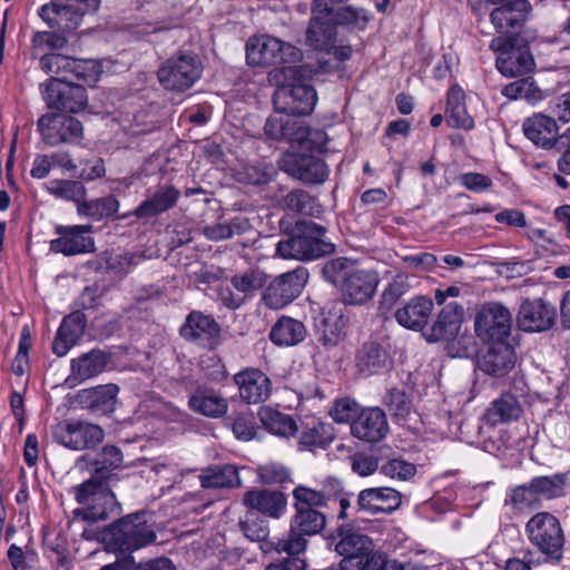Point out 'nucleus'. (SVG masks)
Listing matches in <instances>:
<instances>
[{"label": "nucleus", "mask_w": 570, "mask_h": 570, "mask_svg": "<svg viewBox=\"0 0 570 570\" xmlns=\"http://www.w3.org/2000/svg\"><path fill=\"white\" fill-rule=\"evenodd\" d=\"M325 277L333 283L341 281V292L344 303L364 305L374 296L377 285V274L363 269H346L343 259H333L323 268Z\"/></svg>", "instance_id": "f257e3e1"}, {"label": "nucleus", "mask_w": 570, "mask_h": 570, "mask_svg": "<svg viewBox=\"0 0 570 570\" xmlns=\"http://www.w3.org/2000/svg\"><path fill=\"white\" fill-rule=\"evenodd\" d=\"M99 478V474L91 476L75 490L76 500L82 505L75 510V514L86 521H105L119 514L120 507L111 491V483Z\"/></svg>", "instance_id": "f03ea898"}, {"label": "nucleus", "mask_w": 570, "mask_h": 570, "mask_svg": "<svg viewBox=\"0 0 570 570\" xmlns=\"http://www.w3.org/2000/svg\"><path fill=\"white\" fill-rule=\"evenodd\" d=\"M325 227L313 222H302L285 240L277 243L276 253L288 259L309 261L331 252V244L324 242Z\"/></svg>", "instance_id": "7ed1b4c3"}, {"label": "nucleus", "mask_w": 570, "mask_h": 570, "mask_svg": "<svg viewBox=\"0 0 570 570\" xmlns=\"http://www.w3.org/2000/svg\"><path fill=\"white\" fill-rule=\"evenodd\" d=\"M281 73L285 80L293 81H284L277 86L273 96L275 108L293 117L309 115L317 101L315 89L309 83L296 79L298 70L295 67H283Z\"/></svg>", "instance_id": "20e7f679"}, {"label": "nucleus", "mask_w": 570, "mask_h": 570, "mask_svg": "<svg viewBox=\"0 0 570 570\" xmlns=\"http://www.w3.org/2000/svg\"><path fill=\"white\" fill-rule=\"evenodd\" d=\"M109 546L119 552H134L156 540V534L147 522L146 512L129 514L111 524L108 531Z\"/></svg>", "instance_id": "39448f33"}, {"label": "nucleus", "mask_w": 570, "mask_h": 570, "mask_svg": "<svg viewBox=\"0 0 570 570\" xmlns=\"http://www.w3.org/2000/svg\"><path fill=\"white\" fill-rule=\"evenodd\" d=\"M301 56V50L293 45L268 35L250 37L246 43V59L250 66L295 63Z\"/></svg>", "instance_id": "423d86ee"}, {"label": "nucleus", "mask_w": 570, "mask_h": 570, "mask_svg": "<svg viewBox=\"0 0 570 570\" xmlns=\"http://www.w3.org/2000/svg\"><path fill=\"white\" fill-rule=\"evenodd\" d=\"M100 0H52L39 9L40 18L63 32L76 30L85 14L95 12Z\"/></svg>", "instance_id": "0eeeda50"}, {"label": "nucleus", "mask_w": 570, "mask_h": 570, "mask_svg": "<svg viewBox=\"0 0 570 570\" xmlns=\"http://www.w3.org/2000/svg\"><path fill=\"white\" fill-rule=\"evenodd\" d=\"M296 513L292 518L291 529L287 538L279 539L275 543L277 552H286L289 554H299L306 549V535H314L321 532L326 519L323 513L316 509H295Z\"/></svg>", "instance_id": "6e6552de"}, {"label": "nucleus", "mask_w": 570, "mask_h": 570, "mask_svg": "<svg viewBox=\"0 0 570 570\" xmlns=\"http://www.w3.org/2000/svg\"><path fill=\"white\" fill-rule=\"evenodd\" d=\"M525 530L530 542L547 557L559 560L564 543L559 520L549 512L534 514L527 523Z\"/></svg>", "instance_id": "1a4fd4ad"}, {"label": "nucleus", "mask_w": 570, "mask_h": 570, "mask_svg": "<svg viewBox=\"0 0 570 570\" xmlns=\"http://www.w3.org/2000/svg\"><path fill=\"white\" fill-rule=\"evenodd\" d=\"M512 37H495L490 48L498 55L497 68L507 77H518L531 71L534 67L533 57L527 46H515Z\"/></svg>", "instance_id": "9d476101"}, {"label": "nucleus", "mask_w": 570, "mask_h": 570, "mask_svg": "<svg viewBox=\"0 0 570 570\" xmlns=\"http://www.w3.org/2000/svg\"><path fill=\"white\" fill-rule=\"evenodd\" d=\"M104 436L99 425L80 420H63L52 428L53 440L73 451L95 448Z\"/></svg>", "instance_id": "9b49d317"}, {"label": "nucleus", "mask_w": 570, "mask_h": 570, "mask_svg": "<svg viewBox=\"0 0 570 570\" xmlns=\"http://www.w3.org/2000/svg\"><path fill=\"white\" fill-rule=\"evenodd\" d=\"M511 325V314L500 303L482 305L474 317L475 334L483 342L505 341L510 335Z\"/></svg>", "instance_id": "f8f14e48"}, {"label": "nucleus", "mask_w": 570, "mask_h": 570, "mask_svg": "<svg viewBox=\"0 0 570 570\" xmlns=\"http://www.w3.org/2000/svg\"><path fill=\"white\" fill-rule=\"evenodd\" d=\"M308 272L298 267L275 277L263 292L262 299L271 309H279L292 303L303 291Z\"/></svg>", "instance_id": "ddd939ff"}, {"label": "nucleus", "mask_w": 570, "mask_h": 570, "mask_svg": "<svg viewBox=\"0 0 570 570\" xmlns=\"http://www.w3.org/2000/svg\"><path fill=\"white\" fill-rule=\"evenodd\" d=\"M42 87L45 88L43 98L51 109L78 112L87 106L88 97L82 85L67 79L51 78Z\"/></svg>", "instance_id": "4468645a"}, {"label": "nucleus", "mask_w": 570, "mask_h": 570, "mask_svg": "<svg viewBox=\"0 0 570 570\" xmlns=\"http://www.w3.org/2000/svg\"><path fill=\"white\" fill-rule=\"evenodd\" d=\"M38 129L49 146L77 144L83 135L82 125L78 119L57 112L42 115L38 120Z\"/></svg>", "instance_id": "2eb2a0df"}, {"label": "nucleus", "mask_w": 570, "mask_h": 570, "mask_svg": "<svg viewBox=\"0 0 570 570\" xmlns=\"http://www.w3.org/2000/svg\"><path fill=\"white\" fill-rule=\"evenodd\" d=\"M556 322V307L542 298H527L519 307L517 323L519 328L523 332H546L551 330Z\"/></svg>", "instance_id": "dca6fc26"}, {"label": "nucleus", "mask_w": 570, "mask_h": 570, "mask_svg": "<svg viewBox=\"0 0 570 570\" xmlns=\"http://www.w3.org/2000/svg\"><path fill=\"white\" fill-rule=\"evenodd\" d=\"M501 3L490 14L491 22L500 37H512L521 30L531 9L528 0H495Z\"/></svg>", "instance_id": "f3484780"}, {"label": "nucleus", "mask_w": 570, "mask_h": 570, "mask_svg": "<svg viewBox=\"0 0 570 570\" xmlns=\"http://www.w3.org/2000/svg\"><path fill=\"white\" fill-rule=\"evenodd\" d=\"M281 168L304 184H322L328 177L323 159L306 154H288L281 160Z\"/></svg>", "instance_id": "a211bd4d"}, {"label": "nucleus", "mask_w": 570, "mask_h": 570, "mask_svg": "<svg viewBox=\"0 0 570 570\" xmlns=\"http://www.w3.org/2000/svg\"><path fill=\"white\" fill-rule=\"evenodd\" d=\"M56 232L59 237L50 242V249L55 253L73 256L95 250V239L89 235L91 225L58 226Z\"/></svg>", "instance_id": "6ab92c4d"}, {"label": "nucleus", "mask_w": 570, "mask_h": 570, "mask_svg": "<svg viewBox=\"0 0 570 570\" xmlns=\"http://www.w3.org/2000/svg\"><path fill=\"white\" fill-rule=\"evenodd\" d=\"M180 335L205 348L213 350L220 342V326L212 315L193 311L180 327Z\"/></svg>", "instance_id": "aec40b11"}, {"label": "nucleus", "mask_w": 570, "mask_h": 570, "mask_svg": "<svg viewBox=\"0 0 570 570\" xmlns=\"http://www.w3.org/2000/svg\"><path fill=\"white\" fill-rule=\"evenodd\" d=\"M239 397L248 404L265 402L272 392L269 377L258 368L248 367L234 375Z\"/></svg>", "instance_id": "412c9836"}, {"label": "nucleus", "mask_w": 570, "mask_h": 570, "mask_svg": "<svg viewBox=\"0 0 570 570\" xmlns=\"http://www.w3.org/2000/svg\"><path fill=\"white\" fill-rule=\"evenodd\" d=\"M264 132L272 140H287L299 144L308 139L309 136V129L302 121L279 110L267 118Z\"/></svg>", "instance_id": "4be33fe9"}, {"label": "nucleus", "mask_w": 570, "mask_h": 570, "mask_svg": "<svg viewBox=\"0 0 570 570\" xmlns=\"http://www.w3.org/2000/svg\"><path fill=\"white\" fill-rule=\"evenodd\" d=\"M352 434L365 442L375 443L389 432L385 413L379 407L363 410L351 424Z\"/></svg>", "instance_id": "5701e85b"}, {"label": "nucleus", "mask_w": 570, "mask_h": 570, "mask_svg": "<svg viewBox=\"0 0 570 570\" xmlns=\"http://www.w3.org/2000/svg\"><path fill=\"white\" fill-rule=\"evenodd\" d=\"M515 360L512 345L505 341L493 342L480 357L479 367L487 374L502 377L514 367Z\"/></svg>", "instance_id": "b1692460"}, {"label": "nucleus", "mask_w": 570, "mask_h": 570, "mask_svg": "<svg viewBox=\"0 0 570 570\" xmlns=\"http://www.w3.org/2000/svg\"><path fill=\"white\" fill-rule=\"evenodd\" d=\"M399 491L389 487L367 488L357 495L358 510L370 514L391 513L401 505Z\"/></svg>", "instance_id": "393cba45"}, {"label": "nucleus", "mask_w": 570, "mask_h": 570, "mask_svg": "<svg viewBox=\"0 0 570 570\" xmlns=\"http://www.w3.org/2000/svg\"><path fill=\"white\" fill-rule=\"evenodd\" d=\"M243 503L250 510L278 519L286 509L287 500L279 491L261 489L245 492Z\"/></svg>", "instance_id": "a878e982"}, {"label": "nucleus", "mask_w": 570, "mask_h": 570, "mask_svg": "<svg viewBox=\"0 0 570 570\" xmlns=\"http://www.w3.org/2000/svg\"><path fill=\"white\" fill-rule=\"evenodd\" d=\"M86 322L85 315L79 311L62 320L52 342V351L57 356H65L77 344L85 332Z\"/></svg>", "instance_id": "bb28decb"}, {"label": "nucleus", "mask_w": 570, "mask_h": 570, "mask_svg": "<svg viewBox=\"0 0 570 570\" xmlns=\"http://www.w3.org/2000/svg\"><path fill=\"white\" fill-rule=\"evenodd\" d=\"M355 367L365 377L381 374L389 367L387 352L377 342H365L356 351Z\"/></svg>", "instance_id": "cd10ccee"}, {"label": "nucleus", "mask_w": 570, "mask_h": 570, "mask_svg": "<svg viewBox=\"0 0 570 570\" xmlns=\"http://www.w3.org/2000/svg\"><path fill=\"white\" fill-rule=\"evenodd\" d=\"M433 301L426 296H415L395 312V318L403 327L421 331L433 312Z\"/></svg>", "instance_id": "c85d7f7f"}, {"label": "nucleus", "mask_w": 570, "mask_h": 570, "mask_svg": "<svg viewBox=\"0 0 570 570\" xmlns=\"http://www.w3.org/2000/svg\"><path fill=\"white\" fill-rule=\"evenodd\" d=\"M108 355L100 350H92L71 360V373L67 379L70 385L83 382L102 373L108 364Z\"/></svg>", "instance_id": "c756f323"}, {"label": "nucleus", "mask_w": 570, "mask_h": 570, "mask_svg": "<svg viewBox=\"0 0 570 570\" xmlns=\"http://www.w3.org/2000/svg\"><path fill=\"white\" fill-rule=\"evenodd\" d=\"M178 193L175 187H161L145 199L132 213L121 215L125 219L134 215L138 219H148L171 208L177 200Z\"/></svg>", "instance_id": "7c9ffc66"}, {"label": "nucleus", "mask_w": 570, "mask_h": 570, "mask_svg": "<svg viewBox=\"0 0 570 570\" xmlns=\"http://www.w3.org/2000/svg\"><path fill=\"white\" fill-rule=\"evenodd\" d=\"M527 138L538 146L549 148L558 144V127L556 120L544 115H534L523 122Z\"/></svg>", "instance_id": "2f4dec72"}, {"label": "nucleus", "mask_w": 570, "mask_h": 570, "mask_svg": "<svg viewBox=\"0 0 570 570\" xmlns=\"http://www.w3.org/2000/svg\"><path fill=\"white\" fill-rule=\"evenodd\" d=\"M119 389L116 384L98 385L78 393L82 407L94 412L109 413L114 410Z\"/></svg>", "instance_id": "473e14b6"}, {"label": "nucleus", "mask_w": 570, "mask_h": 570, "mask_svg": "<svg viewBox=\"0 0 570 570\" xmlns=\"http://www.w3.org/2000/svg\"><path fill=\"white\" fill-rule=\"evenodd\" d=\"M522 414L519 400L511 393L504 392L492 401L488 407L484 420L490 425L505 424L517 421Z\"/></svg>", "instance_id": "72a5a7b5"}, {"label": "nucleus", "mask_w": 570, "mask_h": 570, "mask_svg": "<svg viewBox=\"0 0 570 570\" xmlns=\"http://www.w3.org/2000/svg\"><path fill=\"white\" fill-rule=\"evenodd\" d=\"M198 479L204 489H229L240 487L238 470L233 464H215L204 470Z\"/></svg>", "instance_id": "f704fd0d"}, {"label": "nucleus", "mask_w": 570, "mask_h": 570, "mask_svg": "<svg viewBox=\"0 0 570 570\" xmlns=\"http://www.w3.org/2000/svg\"><path fill=\"white\" fill-rule=\"evenodd\" d=\"M306 336L303 322L289 316H282L273 325L269 338L279 346H293L301 343Z\"/></svg>", "instance_id": "c9c22d12"}, {"label": "nucleus", "mask_w": 570, "mask_h": 570, "mask_svg": "<svg viewBox=\"0 0 570 570\" xmlns=\"http://www.w3.org/2000/svg\"><path fill=\"white\" fill-rule=\"evenodd\" d=\"M334 550L343 556L353 550H368L372 538L358 532L352 524L344 523L336 528L333 535Z\"/></svg>", "instance_id": "e433bc0d"}, {"label": "nucleus", "mask_w": 570, "mask_h": 570, "mask_svg": "<svg viewBox=\"0 0 570 570\" xmlns=\"http://www.w3.org/2000/svg\"><path fill=\"white\" fill-rule=\"evenodd\" d=\"M446 105V122L450 127L465 130L474 127V119L466 111L464 91L461 88H450Z\"/></svg>", "instance_id": "4c0bfd02"}, {"label": "nucleus", "mask_w": 570, "mask_h": 570, "mask_svg": "<svg viewBox=\"0 0 570 570\" xmlns=\"http://www.w3.org/2000/svg\"><path fill=\"white\" fill-rule=\"evenodd\" d=\"M188 406L195 413L219 417L227 412V401L214 393H209L204 389H197L189 395Z\"/></svg>", "instance_id": "58836bf2"}, {"label": "nucleus", "mask_w": 570, "mask_h": 570, "mask_svg": "<svg viewBox=\"0 0 570 570\" xmlns=\"http://www.w3.org/2000/svg\"><path fill=\"white\" fill-rule=\"evenodd\" d=\"M345 323L341 309L323 312L316 324L318 341L326 347L336 345L342 337Z\"/></svg>", "instance_id": "ea45409f"}, {"label": "nucleus", "mask_w": 570, "mask_h": 570, "mask_svg": "<svg viewBox=\"0 0 570 570\" xmlns=\"http://www.w3.org/2000/svg\"><path fill=\"white\" fill-rule=\"evenodd\" d=\"M120 207L119 200L114 195L95 198L91 200H82L77 206V213L80 216L90 217L92 220H102L118 213Z\"/></svg>", "instance_id": "a19ab883"}, {"label": "nucleus", "mask_w": 570, "mask_h": 570, "mask_svg": "<svg viewBox=\"0 0 570 570\" xmlns=\"http://www.w3.org/2000/svg\"><path fill=\"white\" fill-rule=\"evenodd\" d=\"M233 288L246 301L254 297L255 293L264 287L267 275L258 268H247L229 278Z\"/></svg>", "instance_id": "79ce46f5"}, {"label": "nucleus", "mask_w": 570, "mask_h": 570, "mask_svg": "<svg viewBox=\"0 0 570 570\" xmlns=\"http://www.w3.org/2000/svg\"><path fill=\"white\" fill-rule=\"evenodd\" d=\"M124 455L119 448L105 445L92 462L94 472L91 476L100 475L101 481L111 483L115 475L110 472L122 464Z\"/></svg>", "instance_id": "37998d69"}, {"label": "nucleus", "mask_w": 570, "mask_h": 570, "mask_svg": "<svg viewBox=\"0 0 570 570\" xmlns=\"http://www.w3.org/2000/svg\"><path fill=\"white\" fill-rule=\"evenodd\" d=\"M258 414L263 425L275 435L288 438L297 432L296 422L287 414L272 407H262Z\"/></svg>", "instance_id": "c03bdc74"}, {"label": "nucleus", "mask_w": 570, "mask_h": 570, "mask_svg": "<svg viewBox=\"0 0 570 570\" xmlns=\"http://www.w3.org/2000/svg\"><path fill=\"white\" fill-rule=\"evenodd\" d=\"M335 1H330V12L331 19L333 20L335 27L341 24L345 26L351 30H364L370 20L368 13L366 10L362 8H353V7H343L337 10H334L333 3Z\"/></svg>", "instance_id": "a18cd8bd"}, {"label": "nucleus", "mask_w": 570, "mask_h": 570, "mask_svg": "<svg viewBox=\"0 0 570 570\" xmlns=\"http://www.w3.org/2000/svg\"><path fill=\"white\" fill-rule=\"evenodd\" d=\"M47 190L55 197L77 203H82L86 196L85 186L76 180L53 179L47 184Z\"/></svg>", "instance_id": "49530a36"}, {"label": "nucleus", "mask_w": 570, "mask_h": 570, "mask_svg": "<svg viewBox=\"0 0 570 570\" xmlns=\"http://www.w3.org/2000/svg\"><path fill=\"white\" fill-rule=\"evenodd\" d=\"M73 58L57 55V53H43L40 58V68L48 75H52L51 78H59L61 80H71V65Z\"/></svg>", "instance_id": "de8ad7c7"}, {"label": "nucleus", "mask_w": 570, "mask_h": 570, "mask_svg": "<svg viewBox=\"0 0 570 570\" xmlns=\"http://www.w3.org/2000/svg\"><path fill=\"white\" fill-rule=\"evenodd\" d=\"M249 224L244 218H234L229 223H217L206 226L204 229L205 235L213 240H223L232 238L235 235H242L249 229Z\"/></svg>", "instance_id": "09e8293b"}, {"label": "nucleus", "mask_w": 570, "mask_h": 570, "mask_svg": "<svg viewBox=\"0 0 570 570\" xmlns=\"http://www.w3.org/2000/svg\"><path fill=\"white\" fill-rule=\"evenodd\" d=\"M333 440L332 428L325 423H317L308 428L299 436V444L307 450L325 448Z\"/></svg>", "instance_id": "8fccbe9b"}, {"label": "nucleus", "mask_w": 570, "mask_h": 570, "mask_svg": "<svg viewBox=\"0 0 570 570\" xmlns=\"http://www.w3.org/2000/svg\"><path fill=\"white\" fill-rule=\"evenodd\" d=\"M539 498L552 499L562 493L564 487V478L561 474H553L548 476H537L530 482Z\"/></svg>", "instance_id": "3c124183"}, {"label": "nucleus", "mask_w": 570, "mask_h": 570, "mask_svg": "<svg viewBox=\"0 0 570 570\" xmlns=\"http://www.w3.org/2000/svg\"><path fill=\"white\" fill-rule=\"evenodd\" d=\"M275 170L266 164H248L237 171V179L244 184L264 185L274 176Z\"/></svg>", "instance_id": "603ef678"}, {"label": "nucleus", "mask_w": 570, "mask_h": 570, "mask_svg": "<svg viewBox=\"0 0 570 570\" xmlns=\"http://www.w3.org/2000/svg\"><path fill=\"white\" fill-rule=\"evenodd\" d=\"M281 205L291 212L312 215L315 199L303 189H293L283 197Z\"/></svg>", "instance_id": "864d4df0"}, {"label": "nucleus", "mask_w": 570, "mask_h": 570, "mask_svg": "<svg viewBox=\"0 0 570 570\" xmlns=\"http://www.w3.org/2000/svg\"><path fill=\"white\" fill-rule=\"evenodd\" d=\"M203 72V66L197 55H180V90L188 89Z\"/></svg>", "instance_id": "5fc2aeb1"}, {"label": "nucleus", "mask_w": 570, "mask_h": 570, "mask_svg": "<svg viewBox=\"0 0 570 570\" xmlns=\"http://www.w3.org/2000/svg\"><path fill=\"white\" fill-rule=\"evenodd\" d=\"M539 502L540 500L531 483L515 487L505 499V503L511 504L517 510L534 508Z\"/></svg>", "instance_id": "6e6d98bb"}, {"label": "nucleus", "mask_w": 570, "mask_h": 570, "mask_svg": "<svg viewBox=\"0 0 570 570\" xmlns=\"http://www.w3.org/2000/svg\"><path fill=\"white\" fill-rule=\"evenodd\" d=\"M100 73L101 66L96 60L73 59L70 72V78L72 82L73 79H77L82 80L85 83L92 85L98 81Z\"/></svg>", "instance_id": "4d7b16f0"}, {"label": "nucleus", "mask_w": 570, "mask_h": 570, "mask_svg": "<svg viewBox=\"0 0 570 570\" xmlns=\"http://www.w3.org/2000/svg\"><path fill=\"white\" fill-rule=\"evenodd\" d=\"M385 404L391 414L399 419H406L412 410V402L406 396L404 391L399 389H391L385 396Z\"/></svg>", "instance_id": "13d9d810"}, {"label": "nucleus", "mask_w": 570, "mask_h": 570, "mask_svg": "<svg viewBox=\"0 0 570 570\" xmlns=\"http://www.w3.org/2000/svg\"><path fill=\"white\" fill-rule=\"evenodd\" d=\"M259 480L265 484H285L292 482L291 472L286 466L269 462L257 469Z\"/></svg>", "instance_id": "bf43d9fd"}, {"label": "nucleus", "mask_w": 570, "mask_h": 570, "mask_svg": "<svg viewBox=\"0 0 570 570\" xmlns=\"http://www.w3.org/2000/svg\"><path fill=\"white\" fill-rule=\"evenodd\" d=\"M375 552L374 541L372 540V546H370L368 550H353L343 554L338 566L341 570H366L371 556L375 554Z\"/></svg>", "instance_id": "052dcab7"}, {"label": "nucleus", "mask_w": 570, "mask_h": 570, "mask_svg": "<svg viewBox=\"0 0 570 570\" xmlns=\"http://www.w3.org/2000/svg\"><path fill=\"white\" fill-rule=\"evenodd\" d=\"M459 330L453 326V323L450 321L442 320L440 315H438L435 322L431 327L425 330L423 335L429 342H439V341H450L455 338Z\"/></svg>", "instance_id": "680f3d73"}, {"label": "nucleus", "mask_w": 570, "mask_h": 570, "mask_svg": "<svg viewBox=\"0 0 570 570\" xmlns=\"http://www.w3.org/2000/svg\"><path fill=\"white\" fill-rule=\"evenodd\" d=\"M293 499L295 509H315L316 507H323L320 490L308 487H296L293 490Z\"/></svg>", "instance_id": "e2e57ef3"}, {"label": "nucleus", "mask_w": 570, "mask_h": 570, "mask_svg": "<svg viewBox=\"0 0 570 570\" xmlns=\"http://www.w3.org/2000/svg\"><path fill=\"white\" fill-rule=\"evenodd\" d=\"M185 272L187 277L194 278L195 283L200 284H210L218 281L220 277L218 268L215 269L213 267H208L206 264L200 262L186 265Z\"/></svg>", "instance_id": "0e129e2a"}, {"label": "nucleus", "mask_w": 570, "mask_h": 570, "mask_svg": "<svg viewBox=\"0 0 570 570\" xmlns=\"http://www.w3.org/2000/svg\"><path fill=\"white\" fill-rule=\"evenodd\" d=\"M381 472L399 480H409L415 474L416 468L413 463L407 461L392 459L381 466Z\"/></svg>", "instance_id": "69168bd1"}, {"label": "nucleus", "mask_w": 570, "mask_h": 570, "mask_svg": "<svg viewBox=\"0 0 570 570\" xmlns=\"http://www.w3.org/2000/svg\"><path fill=\"white\" fill-rule=\"evenodd\" d=\"M345 492L342 482L336 478H327L320 489L323 508L336 507L337 499Z\"/></svg>", "instance_id": "338daca9"}, {"label": "nucleus", "mask_w": 570, "mask_h": 570, "mask_svg": "<svg viewBox=\"0 0 570 570\" xmlns=\"http://www.w3.org/2000/svg\"><path fill=\"white\" fill-rule=\"evenodd\" d=\"M67 40L63 36L52 31H40L33 36V47L36 53L45 50L60 49L66 45Z\"/></svg>", "instance_id": "774afa93"}]
</instances>
